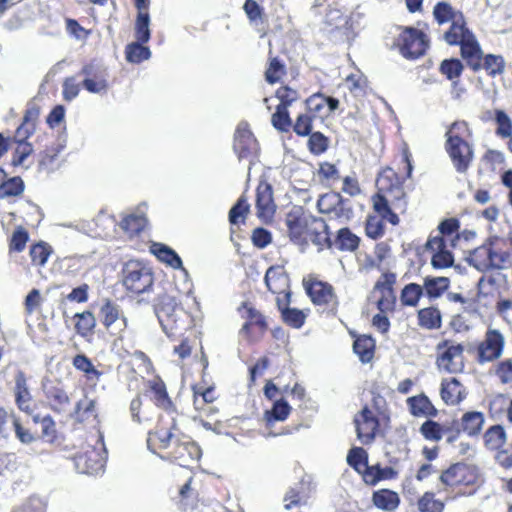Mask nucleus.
<instances>
[{
    "instance_id": "e2e57ef3",
    "label": "nucleus",
    "mask_w": 512,
    "mask_h": 512,
    "mask_svg": "<svg viewBox=\"0 0 512 512\" xmlns=\"http://www.w3.org/2000/svg\"><path fill=\"white\" fill-rule=\"evenodd\" d=\"M463 66L457 59L444 60L441 63L440 70L447 76L448 79L453 80L460 76Z\"/></svg>"
},
{
    "instance_id": "9b49d317",
    "label": "nucleus",
    "mask_w": 512,
    "mask_h": 512,
    "mask_svg": "<svg viewBox=\"0 0 512 512\" xmlns=\"http://www.w3.org/2000/svg\"><path fill=\"white\" fill-rule=\"evenodd\" d=\"M101 321L112 335H118L127 327V319L118 305L106 301L100 309Z\"/></svg>"
},
{
    "instance_id": "5701e85b",
    "label": "nucleus",
    "mask_w": 512,
    "mask_h": 512,
    "mask_svg": "<svg viewBox=\"0 0 512 512\" xmlns=\"http://www.w3.org/2000/svg\"><path fill=\"white\" fill-rule=\"evenodd\" d=\"M147 206L145 203L138 206L137 210L126 216L120 223V227L130 236L140 233L147 225L145 216Z\"/></svg>"
},
{
    "instance_id": "13d9d810",
    "label": "nucleus",
    "mask_w": 512,
    "mask_h": 512,
    "mask_svg": "<svg viewBox=\"0 0 512 512\" xmlns=\"http://www.w3.org/2000/svg\"><path fill=\"white\" fill-rule=\"evenodd\" d=\"M284 321L294 328H300L304 322L306 315L303 311L295 308H285L282 314Z\"/></svg>"
},
{
    "instance_id": "5fc2aeb1",
    "label": "nucleus",
    "mask_w": 512,
    "mask_h": 512,
    "mask_svg": "<svg viewBox=\"0 0 512 512\" xmlns=\"http://www.w3.org/2000/svg\"><path fill=\"white\" fill-rule=\"evenodd\" d=\"M341 198L342 196L339 193H327L322 195L317 202L319 211L329 215L330 212L339 205Z\"/></svg>"
},
{
    "instance_id": "58836bf2",
    "label": "nucleus",
    "mask_w": 512,
    "mask_h": 512,
    "mask_svg": "<svg viewBox=\"0 0 512 512\" xmlns=\"http://www.w3.org/2000/svg\"><path fill=\"white\" fill-rule=\"evenodd\" d=\"M125 53L127 61L135 64L148 60L151 57L150 49L143 46L139 41L127 45Z\"/></svg>"
},
{
    "instance_id": "c9c22d12",
    "label": "nucleus",
    "mask_w": 512,
    "mask_h": 512,
    "mask_svg": "<svg viewBox=\"0 0 512 512\" xmlns=\"http://www.w3.org/2000/svg\"><path fill=\"white\" fill-rule=\"evenodd\" d=\"M360 239L350 229L343 227L337 232L336 239L333 244L342 251H354L359 246Z\"/></svg>"
},
{
    "instance_id": "338daca9",
    "label": "nucleus",
    "mask_w": 512,
    "mask_h": 512,
    "mask_svg": "<svg viewBox=\"0 0 512 512\" xmlns=\"http://www.w3.org/2000/svg\"><path fill=\"white\" fill-rule=\"evenodd\" d=\"M313 116L310 114H301L298 116L294 125V131L297 135L307 136L312 131Z\"/></svg>"
},
{
    "instance_id": "aec40b11",
    "label": "nucleus",
    "mask_w": 512,
    "mask_h": 512,
    "mask_svg": "<svg viewBox=\"0 0 512 512\" xmlns=\"http://www.w3.org/2000/svg\"><path fill=\"white\" fill-rule=\"evenodd\" d=\"M15 386L13 388L15 404L17 408L26 413H32V395L30 393L27 378L22 371H17L14 377Z\"/></svg>"
},
{
    "instance_id": "0eeeda50",
    "label": "nucleus",
    "mask_w": 512,
    "mask_h": 512,
    "mask_svg": "<svg viewBox=\"0 0 512 512\" xmlns=\"http://www.w3.org/2000/svg\"><path fill=\"white\" fill-rule=\"evenodd\" d=\"M396 41L401 54L407 59H416L422 56L428 48L426 35L415 28L401 30Z\"/></svg>"
},
{
    "instance_id": "2f4dec72",
    "label": "nucleus",
    "mask_w": 512,
    "mask_h": 512,
    "mask_svg": "<svg viewBox=\"0 0 512 512\" xmlns=\"http://www.w3.org/2000/svg\"><path fill=\"white\" fill-rule=\"evenodd\" d=\"M372 502L380 510L393 511L399 506L400 499L396 492L382 489L373 493Z\"/></svg>"
},
{
    "instance_id": "f3484780",
    "label": "nucleus",
    "mask_w": 512,
    "mask_h": 512,
    "mask_svg": "<svg viewBox=\"0 0 512 512\" xmlns=\"http://www.w3.org/2000/svg\"><path fill=\"white\" fill-rule=\"evenodd\" d=\"M178 428L175 424V419L171 418V425L168 428H159L153 433H149L147 439L148 448L153 449H167L175 444L177 438H180Z\"/></svg>"
},
{
    "instance_id": "de8ad7c7",
    "label": "nucleus",
    "mask_w": 512,
    "mask_h": 512,
    "mask_svg": "<svg viewBox=\"0 0 512 512\" xmlns=\"http://www.w3.org/2000/svg\"><path fill=\"white\" fill-rule=\"evenodd\" d=\"M150 16L149 14H137L135 23V37L137 41L146 43L150 40Z\"/></svg>"
},
{
    "instance_id": "603ef678",
    "label": "nucleus",
    "mask_w": 512,
    "mask_h": 512,
    "mask_svg": "<svg viewBox=\"0 0 512 512\" xmlns=\"http://www.w3.org/2000/svg\"><path fill=\"white\" fill-rule=\"evenodd\" d=\"M63 149V145L55 144L45 150L40 160V164L48 170H54L59 167L58 156Z\"/></svg>"
},
{
    "instance_id": "c756f323",
    "label": "nucleus",
    "mask_w": 512,
    "mask_h": 512,
    "mask_svg": "<svg viewBox=\"0 0 512 512\" xmlns=\"http://www.w3.org/2000/svg\"><path fill=\"white\" fill-rule=\"evenodd\" d=\"M408 405L411 414L417 417H435L438 413L437 409L425 395H418L409 398Z\"/></svg>"
},
{
    "instance_id": "393cba45",
    "label": "nucleus",
    "mask_w": 512,
    "mask_h": 512,
    "mask_svg": "<svg viewBox=\"0 0 512 512\" xmlns=\"http://www.w3.org/2000/svg\"><path fill=\"white\" fill-rule=\"evenodd\" d=\"M484 423L485 416L482 412L468 411L462 415L459 426H454V429H459L460 432L462 431L468 436H477L480 434Z\"/></svg>"
},
{
    "instance_id": "dca6fc26",
    "label": "nucleus",
    "mask_w": 512,
    "mask_h": 512,
    "mask_svg": "<svg viewBox=\"0 0 512 512\" xmlns=\"http://www.w3.org/2000/svg\"><path fill=\"white\" fill-rule=\"evenodd\" d=\"M256 214L264 222L272 220L276 205L273 200L272 187L268 183H260L256 193Z\"/></svg>"
},
{
    "instance_id": "473e14b6",
    "label": "nucleus",
    "mask_w": 512,
    "mask_h": 512,
    "mask_svg": "<svg viewBox=\"0 0 512 512\" xmlns=\"http://www.w3.org/2000/svg\"><path fill=\"white\" fill-rule=\"evenodd\" d=\"M291 406L284 399L276 400L270 410L264 414L267 426L271 427L275 421H285L291 412Z\"/></svg>"
},
{
    "instance_id": "ea45409f",
    "label": "nucleus",
    "mask_w": 512,
    "mask_h": 512,
    "mask_svg": "<svg viewBox=\"0 0 512 512\" xmlns=\"http://www.w3.org/2000/svg\"><path fill=\"white\" fill-rule=\"evenodd\" d=\"M52 253L50 245L39 242L30 247L29 255L34 266L43 267Z\"/></svg>"
},
{
    "instance_id": "b1692460",
    "label": "nucleus",
    "mask_w": 512,
    "mask_h": 512,
    "mask_svg": "<svg viewBox=\"0 0 512 512\" xmlns=\"http://www.w3.org/2000/svg\"><path fill=\"white\" fill-rule=\"evenodd\" d=\"M80 74L84 76L83 87L89 93L100 94L107 91L108 84L106 77L103 74L94 73V67L92 65H85Z\"/></svg>"
},
{
    "instance_id": "e433bc0d",
    "label": "nucleus",
    "mask_w": 512,
    "mask_h": 512,
    "mask_svg": "<svg viewBox=\"0 0 512 512\" xmlns=\"http://www.w3.org/2000/svg\"><path fill=\"white\" fill-rule=\"evenodd\" d=\"M374 340L370 336H360L353 344V350L362 363L371 361L374 355Z\"/></svg>"
},
{
    "instance_id": "4c0bfd02",
    "label": "nucleus",
    "mask_w": 512,
    "mask_h": 512,
    "mask_svg": "<svg viewBox=\"0 0 512 512\" xmlns=\"http://www.w3.org/2000/svg\"><path fill=\"white\" fill-rule=\"evenodd\" d=\"M419 325L426 329L441 327V313L437 308L428 307L418 312Z\"/></svg>"
},
{
    "instance_id": "ddd939ff",
    "label": "nucleus",
    "mask_w": 512,
    "mask_h": 512,
    "mask_svg": "<svg viewBox=\"0 0 512 512\" xmlns=\"http://www.w3.org/2000/svg\"><path fill=\"white\" fill-rule=\"evenodd\" d=\"M305 289L314 304L326 305L330 309H335L337 306V297L328 283L311 281L305 284Z\"/></svg>"
},
{
    "instance_id": "1a4fd4ad",
    "label": "nucleus",
    "mask_w": 512,
    "mask_h": 512,
    "mask_svg": "<svg viewBox=\"0 0 512 512\" xmlns=\"http://www.w3.org/2000/svg\"><path fill=\"white\" fill-rule=\"evenodd\" d=\"M504 343V336L498 330L489 329L478 346L479 362L485 363L499 358L503 353Z\"/></svg>"
},
{
    "instance_id": "052dcab7",
    "label": "nucleus",
    "mask_w": 512,
    "mask_h": 512,
    "mask_svg": "<svg viewBox=\"0 0 512 512\" xmlns=\"http://www.w3.org/2000/svg\"><path fill=\"white\" fill-rule=\"evenodd\" d=\"M151 389L155 394L157 405L164 409H168L171 405V401L167 395L164 383L161 380H156L153 382Z\"/></svg>"
},
{
    "instance_id": "9d476101",
    "label": "nucleus",
    "mask_w": 512,
    "mask_h": 512,
    "mask_svg": "<svg viewBox=\"0 0 512 512\" xmlns=\"http://www.w3.org/2000/svg\"><path fill=\"white\" fill-rule=\"evenodd\" d=\"M419 431L426 440L431 442H439L445 436L449 444L454 443L460 434L459 429H454V423L440 424L434 420H426Z\"/></svg>"
},
{
    "instance_id": "f257e3e1",
    "label": "nucleus",
    "mask_w": 512,
    "mask_h": 512,
    "mask_svg": "<svg viewBox=\"0 0 512 512\" xmlns=\"http://www.w3.org/2000/svg\"><path fill=\"white\" fill-rule=\"evenodd\" d=\"M470 135L464 121H456L447 130L445 149L458 173H465L473 160L472 146L465 140Z\"/></svg>"
},
{
    "instance_id": "69168bd1",
    "label": "nucleus",
    "mask_w": 512,
    "mask_h": 512,
    "mask_svg": "<svg viewBox=\"0 0 512 512\" xmlns=\"http://www.w3.org/2000/svg\"><path fill=\"white\" fill-rule=\"evenodd\" d=\"M308 146L312 153L321 154L328 147V139L320 132L312 133L308 140Z\"/></svg>"
},
{
    "instance_id": "2eb2a0df",
    "label": "nucleus",
    "mask_w": 512,
    "mask_h": 512,
    "mask_svg": "<svg viewBox=\"0 0 512 512\" xmlns=\"http://www.w3.org/2000/svg\"><path fill=\"white\" fill-rule=\"evenodd\" d=\"M354 422L358 439L363 444L372 442L379 425L373 411L368 408L362 409V411L355 416Z\"/></svg>"
},
{
    "instance_id": "c85d7f7f",
    "label": "nucleus",
    "mask_w": 512,
    "mask_h": 512,
    "mask_svg": "<svg viewBox=\"0 0 512 512\" xmlns=\"http://www.w3.org/2000/svg\"><path fill=\"white\" fill-rule=\"evenodd\" d=\"M483 442L486 449L497 451L503 448L507 442V434L503 426L493 425L483 434Z\"/></svg>"
},
{
    "instance_id": "423d86ee",
    "label": "nucleus",
    "mask_w": 512,
    "mask_h": 512,
    "mask_svg": "<svg viewBox=\"0 0 512 512\" xmlns=\"http://www.w3.org/2000/svg\"><path fill=\"white\" fill-rule=\"evenodd\" d=\"M156 315L163 331L171 336L180 328L181 318L186 315V311L177 303L174 297L165 295L160 299L156 308Z\"/></svg>"
},
{
    "instance_id": "f8f14e48",
    "label": "nucleus",
    "mask_w": 512,
    "mask_h": 512,
    "mask_svg": "<svg viewBox=\"0 0 512 512\" xmlns=\"http://www.w3.org/2000/svg\"><path fill=\"white\" fill-rule=\"evenodd\" d=\"M233 149L239 160L248 159L257 151V142L249 130L247 123H240L237 126Z\"/></svg>"
},
{
    "instance_id": "7c9ffc66",
    "label": "nucleus",
    "mask_w": 512,
    "mask_h": 512,
    "mask_svg": "<svg viewBox=\"0 0 512 512\" xmlns=\"http://www.w3.org/2000/svg\"><path fill=\"white\" fill-rule=\"evenodd\" d=\"M467 35H472V33L465 28L463 16L456 15L449 30L444 33V39L449 45H459L466 39Z\"/></svg>"
},
{
    "instance_id": "39448f33",
    "label": "nucleus",
    "mask_w": 512,
    "mask_h": 512,
    "mask_svg": "<svg viewBox=\"0 0 512 512\" xmlns=\"http://www.w3.org/2000/svg\"><path fill=\"white\" fill-rule=\"evenodd\" d=\"M468 262L480 272L503 269L509 262V254L496 251L490 245H483L470 253Z\"/></svg>"
},
{
    "instance_id": "49530a36",
    "label": "nucleus",
    "mask_w": 512,
    "mask_h": 512,
    "mask_svg": "<svg viewBox=\"0 0 512 512\" xmlns=\"http://www.w3.org/2000/svg\"><path fill=\"white\" fill-rule=\"evenodd\" d=\"M76 414L80 421H86L90 417L97 418L96 401L84 397L76 405Z\"/></svg>"
},
{
    "instance_id": "09e8293b",
    "label": "nucleus",
    "mask_w": 512,
    "mask_h": 512,
    "mask_svg": "<svg viewBox=\"0 0 512 512\" xmlns=\"http://www.w3.org/2000/svg\"><path fill=\"white\" fill-rule=\"evenodd\" d=\"M444 504L441 500L435 498L431 492H426L418 500V510L420 512H442Z\"/></svg>"
},
{
    "instance_id": "680f3d73",
    "label": "nucleus",
    "mask_w": 512,
    "mask_h": 512,
    "mask_svg": "<svg viewBox=\"0 0 512 512\" xmlns=\"http://www.w3.org/2000/svg\"><path fill=\"white\" fill-rule=\"evenodd\" d=\"M28 238L29 236L27 231L22 227H18L11 237L9 250L15 252L23 251L28 241Z\"/></svg>"
},
{
    "instance_id": "f03ea898",
    "label": "nucleus",
    "mask_w": 512,
    "mask_h": 512,
    "mask_svg": "<svg viewBox=\"0 0 512 512\" xmlns=\"http://www.w3.org/2000/svg\"><path fill=\"white\" fill-rule=\"evenodd\" d=\"M123 284L132 293H144L153 284L152 272L138 260L128 261L123 268Z\"/></svg>"
},
{
    "instance_id": "a19ab883",
    "label": "nucleus",
    "mask_w": 512,
    "mask_h": 512,
    "mask_svg": "<svg viewBox=\"0 0 512 512\" xmlns=\"http://www.w3.org/2000/svg\"><path fill=\"white\" fill-rule=\"evenodd\" d=\"M423 293L424 290L421 285L410 283L402 289L400 300L404 306L415 307Z\"/></svg>"
},
{
    "instance_id": "20e7f679",
    "label": "nucleus",
    "mask_w": 512,
    "mask_h": 512,
    "mask_svg": "<svg viewBox=\"0 0 512 512\" xmlns=\"http://www.w3.org/2000/svg\"><path fill=\"white\" fill-rule=\"evenodd\" d=\"M106 457L103 436L99 434L94 446H88L84 452L75 457V465L81 473L98 474L104 469Z\"/></svg>"
},
{
    "instance_id": "bf43d9fd",
    "label": "nucleus",
    "mask_w": 512,
    "mask_h": 512,
    "mask_svg": "<svg viewBox=\"0 0 512 512\" xmlns=\"http://www.w3.org/2000/svg\"><path fill=\"white\" fill-rule=\"evenodd\" d=\"M272 124L281 131H286L291 124L287 107L277 106L276 112L272 115Z\"/></svg>"
},
{
    "instance_id": "0e129e2a",
    "label": "nucleus",
    "mask_w": 512,
    "mask_h": 512,
    "mask_svg": "<svg viewBox=\"0 0 512 512\" xmlns=\"http://www.w3.org/2000/svg\"><path fill=\"white\" fill-rule=\"evenodd\" d=\"M484 69L492 76L502 73L504 68V60L501 56L486 55L483 63Z\"/></svg>"
},
{
    "instance_id": "c03bdc74",
    "label": "nucleus",
    "mask_w": 512,
    "mask_h": 512,
    "mask_svg": "<svg viewBox=\"0 0 512 512\" xmlns=\"http://www.w3.org/2000/svg\"><path fill=\"white\" fill-rule=\"evenodd\" d=\"M433 15L439 24L453 22L456 15H462L460 12L455 11L447 2H439L433 10Z\"/></svg>"
},
{
    "instance_id": "a211bd4d",
    "label": "nucleus",
    "mask_w": 512,
    "mask_h": 512,
    "mask_svg": "<svg viewBox=\"0 0 512 512\" xmlns=\"http://www.w3.org/2000/svg\"><path fill=\"white\" fill-rule=\"evenodd\" d=\"M332 224L327 223L321 218H316L311 221L310 230L308 236H305L307 243L311 242L317 247L318 251H322L324 248H330L332 241L330 238V229Z\"/></svg>"
},
{
    "instance_id": "a878e982",
    "label": "nucleus",
    "mask_w": 512,
    "mask_h": 512,
    "mask_svg": "<svg viewBox=\"0 0 512 512\" xmlns=\"http://www.w3.org/2000/svg\"><path fill=\"white\" fill-rule=\"evenodd\" d=\"M461 46V55L467 61L473 70L481 67L482 51L474 35H467L466 39L459 44Z\"/></svg>"
},
{
    "instance_id": "a18cd8bd",
    "label": "nucleus",
    "mask_w": 512,
    "mask_h": 512,
    "mask_svg": "<svg viewBox=\"0 0 512 512\" xmlns=\"http://www.w3.org/2000/svg\"><path fill=\"white\" fill-rule=\"evenodd\" d=\"M24 191V182L20 177H12L0 185V198L19 196Z\"/></svg>"
},
{
    "instance_id": "412c9836",
    "label": "nucleus",
    "mask_w": 512,
    "mask_h": 512,
    "mask_svg": "<svg viewBox=\"0 0 512 512\" xmlns=\"http://www.w3.org/2000/svg\"><path fill=\"white\" fill-rule=\"evenodd\" d=\"M309 113L313 118H323L338 108L339 101L333 97H326L323 94L316 93L306 100Z\"/></svg>"
},
{
    "instance_id": "4468645a",
    "label": "nucleus",
    "mask_w": 512,
    "mask_h": 512,
    "mask_svg": "<svg viewBox=\"0 0 512 512\" xmlns=\"http://www.w3.org/2000/svg\"><path fill=\"white\" fill-rule=\"evenodd\" d=\"M426 248L433 253L431 264L434 268L444 269L453 265V254L447 248L442 236L430 237L426 243Z\"/></svg>"
},
{
    "instance_id": "4d7b16f0",
    "label": "nucleus",
    "mask_w": 512,
    "mask_h": 512,
    "mask_svg": "<svg viewBox=\"0 0 512 512\" xmlns=\"http://www.w3.org/2000/svg\"><path fill=\"white\" fill-rule=\"evenodd\" d=\"M366 235L372 239H378L384 234L382 219L375 215H369L366 221Z\"/></svg>"
},
{
    "instance_id": "774afa93",
    "label": "nucleus",
    "mask_w": 512,
    "mask_h": 512,
    "mask_svg": "<svg viewBox=\"0 0 512 512\" xmlns=\"http://www.w3.org/2000/svg\"><path fill=\"white\" fill-rule=\"evenodd\" d=\"M496 375L504 384H512V360H504L499 363Z\"/></svg>"
},
{
    "instance_id": "f704fd0d",
    "label": "nucleus",
    "mask_w": 512,
    "mask_h": 512,
    "mask_svg": "<svg viewBox=\"0 0 512 512\" xmlns=\"http://www.w3.org/2000/svg\"><path fill=\"white\" fill-rule=\"evenodd\" d=\"M373 208L376 212V216H378L382 221H387L392 225H397L399 223V217L396 213H394L390 206L388 205V201L380 194L373 196Z\"/></svg>"
},
{
    "instance_id": "3c124183",
    "label": "nucleus",
    "mask_w": 512,
    "mask_h": 512,
    "mask_svg": "<svg viewBox=\"0 0 512 512\" xmlns=\"http://www.w3.org/2000/svg\"><path fill=\"white\" fill-rule=\"evenodd\" d=\"M348 464L358 473L365 469L368 464V456L366 451L361 447L352 448L347 455Z\"/></svg>"
},
{
    "instance_id": "79ce46f5",
    "label": "nucleus",
    "mask_w": 512,
    "mask_h": 512,
    "mask_svg": "<svg viewBox=\"0 0 512 512\" xmlns=\"http://www.w3.org/2000/svg\"><path fill=\"white\" fill-rule=\"evenodd\" d=\"M329 221H338L340 224H346L353 218V210L348 200L340 199L333 211L329 214Z\"/></svg>"
},
{
    "instance_id": "6e6d98bb",
    "label": "nucleus",
    "mask_w": 512,
    "mask_h": 512,
    "mask_svg": "<svg viewBox=\"0 0 512 512\" xmlns=\"http://www.w3.org/2000/svg\"><path fill=\"white\" fill-rule=\"evenodd\" d=\"M249 207L245 196H241L229 212L230 223L235 225L239 223L240 219H244L249 212Z\"/></svg>"
},
{
    "instance_id": "6e6552de",
    "label": "nucleus",
    "mask_w": 512,
    "mask_h": 512,
    "mask_svg": "<svg viewBox=\"0 0 512 512\" xmlns=\"http://www.w3.org/2000/svg\"><path fill=\"white\" fill-rule=\"evenodd\" d=\"M169 457L178 465L188 467L200 459L201 450L199 446L190 439V437L181 435L173 445V449L169 453Z\"/></svg>"
},
{
    "instance_id": "7ed1b4c3",
    "label": "nucleus",
    "mask_w": 512,
    "mask_h": 512,
    "mask_svg": "<svg viewBox=\"0 0 512 512\" xmlns=\"http://www.w3.org/2000/svg\"><path fill=\"white\" fill-rule=\"evenodd\" d=\"M436 365L440 371L458 373L464 369V347L450 340L437 344Z\"/></svg>"
},
{
    "instance_id": "864d4df0",
    "label": "nucleus",
    "mask_w": 512,
    "mask_h": 512,
    "mask_svg": "<svg viewBox=\"0 0 512 512\" xmlns=\"http://www.w3.org/2000/svg\"><path fill=\"white\" fill-rule=\"evenodd\" d=\"M463 470L464 468L459 464L452 465L440 475L441 483L446 486L459 484L462 481L461 476Z\"/></svg>"
},
{
    "instance_id": "6ab92c4d",
    "label": "nucleus",
    "mask_w": 512,
    "mask_h": 512,
    "mask_svg": "<svg viewBox=\"0 0 512 512\" xmlns=\"http://www.w3.org/2000/svg\"><path fill=\"white\" fill-rule=\"evenodd\" d=\"M314 219L315 217L310 215H302L298 217L294 214H289L286 218V225L288 227L291 240L299 245L307 244L305 236H308L311 221Z\"/></svg>"
},
{
    "instance_id": "37998d69",
    "label": "nucleus",
    "mask_w": 512,
    "mask_h": 512,
    "mask_svg": "<svg viewBox=\"0 0 512 512\" xmlns=\"http://www.w3.org/2000/svg\"><path fill=\"white\" fill-rule=\"evenodd\" d=\"M74 317L77 319L75 328L78 334L85 337L92 332L96 325V319L92 312L76 313Z\"/></svg>"
},
{
    "instance_id": "bb28decb",
    "label": "nucleus",
    "mask_w": 512,
    "mask_h": 512,
    "mask_svg": "<svg viewBox=\"0 0 512 512\" xmlns=\"http://www.w3.org/2000/svg\"><path fill=\"white\" fill-rule=\"evenodd\" d=\"M265 284L269 291L279 295L282 294V292L288 291L289 288L288 277L281 267H270L266 271Z\"/></svg>"
},
{
    "instance_id": "cd10ccee",
    "label": "nucleus",
    "mask_w": 512,
    "mask_h": 512,
    "mask_svg": "<svg viewBox=\"0 0 512 512\" xmlns=\"http://www.w3.org/2000/svg\"><path fill=\"white\" fill-rule=\"evenodd\" d=\"M440 395L447 405H455L464 398V389L456 378H451L442 381Z\"/></svg>"
},
{
    "instance_id": "72a5a7b5",
    "label": "nucleus",
    "mask_w": 512,
    "mask_h": 512,
    "mask_svg": "<svg viewBox=\"0 0 512 512\" xmlns=\"http://www.w3.org/2000/svg\"><path fill=\"white\" fill-rule=\"evenodd\" d=\"M450 280L447 277H426L423 290L431 299L439 298L449 287Z\"/></svg>"
},
{
    "instance_id": "8fccbe9b",
    "label": "nucleus",
    "mask_w": 512,
    "mask_h": 512,
    "mask_svg": "<svg viewBox=\"0 0 512 512\" xmlns=\"http://www.w3.org/2000/svg\"><path fill=\"white\" fill-rule=\"evenodd\" d=\"M495 122L497 124V136L501 138H508L512 135V120L506 112L503 110H496Z\"/></svg>"
},
{
    "instance_id": "4be33fe9",
    "label": "nucleus",
    "mask_w": 512,
    "mask_h": 512,
    "mask_svg": "<svg viewBox=\"0 0 512 512\" xmlns=\"http://www.w3.org/2000/svg\"><path fill=\"white\" fill-rule=\"evenodd\" d=\"M150 251L167 266L173 269H180L185 276H188V271L183 267L180 256L169 246L155 242L151 244Z\"/></svg>"
}]
</instances>
